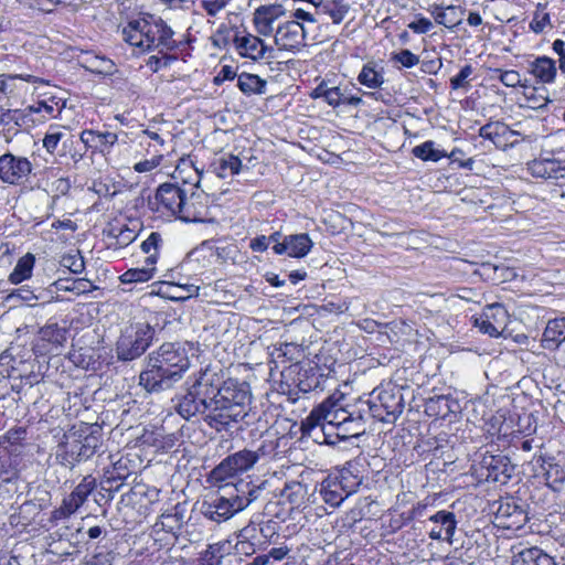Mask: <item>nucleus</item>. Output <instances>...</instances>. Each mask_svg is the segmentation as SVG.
Listing matches in <instances>:
<instances>
[{
  "label": "nucleus",
  "mask_w": 565,
  "mask_h": 565,
  "mask_svg": "<svg viewBox=\"0 0 565 565\" xmlns=\"http://www.w3.org/2000/svg\"><path fill=\"white\" fill-rule=\"evenodd\" d=\"M175 413L188 422L202 419L217 433L230 431L235 425L252 423V393L246 382L223 381L206 367L193 373L182 392L172 399Z\"/></svg>",
  "instance_id": "obj_1"
},
{
  "label": "nucleus",
  "mask_w": 565,
  "mask_h": 565,
  "mask_svg": "<svg viewBox=\"0 0 565 565\" xmlns=\"http://www.w3.org/2000/svg\"><path fill=\"white\" fill-rule=\"evenodd\" d=\"M190 365L188 351L183 345L166 342L146 356L139 384L148 393H162L180 382Z\"/></svg>",
  "instance_id": "obj_2"
},
{
  "label": "nucleus",
  "mask_w": 565,
  "mask_h": 565,
  "mask_svg": "<svg viewBox=\"0 0 565 565\" xmlns=\"http://www.w3.org/2000/svg\"><path fill=\"white\" fill-rule=\"evenodd\" d=\"M103 446V427L98 424L79 423L64 433L55 447L54 458L60 466L73 470L89 460Z\"/></svg>",
  "instance_id": "obj_3"
},
{
  "label": "nucleus",
  "mask_w": 565,
  "mask_h": 565,
  "mask_svg": "<svg viewBox=\"0 0 565 565\" xmlns=\"http://www.w3.org/2000/svg\"><path fill=\"white\" fill-rule=\"evenodd\" d=\"M173 35V30L160 17L150 13L129 21L122 29L124 40L142 52L158 50L163 53L175 50L179 45Z\"/></svg>",
  "instance_id": "obj_4"
},
{
  "label": "nucleus",
  "mask_w": 565,
  "mask_h": 565,
  "mask_svg": "<svg viewBox=\"0 0 565 565\" xmlns=\"http://www.w3.org/2000/svg\"><path fill=\"white\" fill-rule=\"evenodd\" d=\"M156 330L149 323H131L121 329L115 344L118 361L131 362L139 359L153 343Z\"/></svg>",
  "instance_id": "obj_5"
},
{
  "label": "nucleus",
  "mask_w": 565,
  "mask_h": 565,
  "mask_svg": "<svg viewBox=\"0 0 565 565\" xmlns=\"http://www.w3.org/2000/svg\"><path fill=\"white\" fill-rule=\"evenodd\" d=\"M375 399L363 402L362 405L367 407L371 417L381 422L394 423L405 407L402 387L396 385L379 390Z\"/></svg>",
  "instance_id": "obj_6"
},
{
  "label": "nucleus",
  "mask_w": 565,
  "mask_h": 565,
  "mask_svg": "<svg viewBox=\"0 0 565 565\" xmlns=\"http://www.w3.org/2000/svg\"><path fill=\"white\" fill-rule=\"evenodd\" d=\"M257 463V456L249 449H242L224 458L207 476V481L216 486L246 472Z\"/></svg>",
  "instance_id": "obj_7"
},
{
  "label": "nucleus",
  "mask_w": 565,
  "mask_h": 565,
  "mask_svg": "<svg viewBox=\"0 0 565 565\" xmlns=\"http://www.w3.org/2000/svg\"><path fill=\"white\" fill-rule=\"evenodd\" d=\"M217 486L222 493L211 498L210 501H204L202 513L206 519L222 523L241 512L242 501L237 502L234 492L228 490L230 482L218 483Z\"/></svg>",
  "instance_id": "obj_8"
},
{
  "label": "nucleus",
  "mask_w": 565,
  "mask_h": 565,
  "mask_svg": "<svg viewBox=\"0 0 565 565\" xmlns=\"http://www.w3.org/2000/svg\"><path fill=\"white\" fill-rule=\"evenodd\" d=\"M32 163L22 156L6 152L0 156V180L3 183L23 184L32 173Z\"/></svg>",
  "instance_id": "obj_9"
},
{
  "label": "nucleus",
  "mask_w": 565,
  "mask_h": 565,
  "mask_svg": "<svg viewBox=\"0 0 565 565\" xmlns=\"http://www.w3.org/2000/svg\"><path fill=\"white\" fill-rule=\"evenodd\" d=\"M185 190L173 183H163L157 189L154 201H149L151 210L178 216Z\"/></svg>",
  "instance_id": "obj_10"
},
{
  "label": "nucleus",
  "mask_w": 565,
  "mask_h": 565,
  "mask_svg": "<svg viewBox=\"0 0 565 565\" xmlns=\"http://www.w3.org/2000/svg\"><path fill=\"white\" fill-rule=\"evenodd\" d=\"M209 215V196L203 191L184 192L178 218L183 222L203 223Z\"/></svg>",
  "instance_id": "obj_11"
},
{
  "label": "nucleus",
  "mask_w": 565,
  "mask_h": 565,
  "mask_svg": "<svg viewBox=\"0 0 565 565\" xmlns=\"http://www.w3.org/2000/svg\"><path fill=\"white\" fill-rule=\"evenodd\" d=\"M481 470H486L487 473L481 472L488 481L499 482L505 484L512 478L514 472V465L511 463L510 459L503 455H491L484 454L480 461Z\"/></svg>",
  "instance_id": "obj_12"
},
{
  "label": "nucleus",
  "mask_w": 565,
  "mask_h": 565,
  "mask_svg": "<svg viewBox=\"0 0 565 565\" xmlns=\"http://www.w3.org/2000/svg\"><path fill=\"white\" fill-rule=\"evenodd\" d=\"M233 45L242 57L253 61L274 58V49L265 45L262 39L250 33L241 35L239 32H236L233 38Z\"/></svg>",
  "instance_id": "obj_13"
},
{
  "label": "nucleus",
  "mask_w": 565,
  "mask_h": 565,
  "mask_svg": "<svg viewBox=\"0 0 565 565\" xmlns=\"http://www.w3.org/2000/svg\"><path fill=\"white\" fill-rule=\"evenodd\" d=\"M97 488V480L92 475H87L83 477L81 482L74 488V490L63 499L61 505V512L65 516H70L78 511L85 502L88 500V497L95 491Z\"/></svg>",
  "instance_id": "obj_14"
},
{
  "label": "nucleus",
  "mask_w": 565,
  "mask_h": 565,
  "mask_svg": "<svg viewBox=\"0 0 565 565\" xmlns=\"http://www.w3.org/2000/svg\"><path fill=\"white\" fill-rule=\"evenodd\" d=\"M305 40L306 30L296 20L279 25L275 33V44L284 51H298L305 45Z\"/></svg>",
  "instance_id": "obj_15"
},
{
  "label": "nucleus",
  "mask_w": 565,
  "mask_h": 565,
  "mask_svg": "<svg viewBox=\"0 0 565 565\" xmlns=\"http://www.w3.org/2000/svg\"><path fill=\"white\" fill-rule=\"evenodd\" d=\"M328 377L329 373H323L321 366L307 362L300 365L295 383L298 391L306 394L313 391H323Z\"/></svg>",
  "instance_id": "obj_16"
},
{
  "label": "nucleus",
  "mask_w": 565,
  "mask_h": 565,
  "mask_svg": "<svg viewBox=\"0 0 565 565\" xmlns=\"http://www.w3.org/2000/svg\"><path fill=\"white\" fill-rule=\"evenodd\" d=\"M313 243L307 233L285 235L281 244L273 245L276 255L287 254L294 258H302L311 250Z\"/></svg>",
  "instance_id": "obj_17"
},
{
  "label": "nucleus",
  "mask_w": 565,
  "mask_h": 565,
  "mask_svg": "<svg viewBox=\"0 0 565 565\" xmlns=\"http://www.w3.org/2000/svg\"><path fill=\"white\" fill-rule=\"evenodd\" d=\"M425 414L429 417L447 419L460 412L459 402L450 395H435L426 399L424 405Z\"/></svg>",
  "instance_id": "obj_18"
},
{
  "label": "nucleus",
  "mask_w": 565,
  "mask_h": 565,
  "mask_svg": "<svg viewBox=\"0 0 565 565\" xmlns=\"http://www.w3.org/2000/svg\"><path fill=\"white\" fill-rule=\"evenodd\" d=\"M428 521L436 524L428 533L429 539L434 541L445 540L452 544V536L457 529L456 516L452 512L440 510L429 516Z\"/></svg>",
  "instance_id": "obj_19"
},
{
  "label": "nucleus",
  "mask_w": 565,
  "mask_h": 565,
  "mask_svg": "<svg viewBox=\"0 0 565 565\" xmlns=\"http://www.w3.org/2000/svg\"><path fill=\"white\" fill-rule=\"evenodd\" d=\"M526 169L534 178L565 181V162L556 159H535L527 163Z\"/></svg>",
  "instance_id": "obj_20"
},
{
  "label": "nucleus",
  "mask_w": 565,
  "mask_h": 565,
  "mask_svg": "<svg viewBox=\"0 0 565 565\" xmlns=\"http://www.w3.org/2000/svg\"><path fill=\"white\" fill-rule=\"evenodd\" d=\"M79 140L84 143L86 149H92L100 153H109L110 149L117 142L118 136L110 131L85 129L81 132Z\"/></svg>",
  "instance_id": "obj_21"
},
{
  "label": "nucleus",
  "mask_w": 565,
  "mask_h": 565,
  "mask_svg": "<svg viewBox=\"0 0 565 565\" xmlns=\"http://www.w3.org/2000/svg\"><path fill=\"white\" fill-rule=\"evenodd\" d=\"M342 398V394L339 398L335 395H331L321 403V406H324L322 417L328 426L326 427L327 431L335 430L350 418L349 411L340 404Z\"/></svg>",
  "instance_id": "obj_22"
},
{
  "label": "nucleus",
  "mask_w": 565,
  "mask_h": 565,
  "mask_svg": "<svg viewBox=\"0 0 565 565\" xmlns=\"http://www.w3.org/2000/svg\"><path fill=\"white\" fill-rule=\"evenodd\" d=\"M534 461L542 469L546 486L554 491L561 490L565 482V470L554 462V458L540 455L534 457Z\"/></svg>",
  "instance_id": "obj_23"
},
{
  "label": "nucleus",
  "mask_w": 565,
  "mask_h": 565,
  "mask_svg": "<svg viewBox=\"0 0 565 565\" xmlns=\"http://www.w3.org/2000/svg\"><path fill=\"white\" fill-rule=\"evenodd\" d=\"M497 516L508 521V527H522L527 521L529 516L522 504H519L514 499L510 498L499 503Z\"/></svg>",
  "instance_id": "obj_24"
},
{
  "label": "nucleus",
  "mask_w": 565,
  "mask_h": 565,
  "mask_svg": "<svg viewBox=\"0 0 565 565\" xmlns=\"http://www.w3.org/2000/svg\"><path fill=\"white\" fill-rule=\"evenodd\" d=\"M284 13L281 6H262L255 10L254 24L257 33L269 35L273 32V23Z\"/></svg>",
  "instance_id": "obj_25"
},
{
  "label": "nucleus",
  "mask_w": 565,
  "mask_h": 565,
  "mask_svg": "<svg viewBox=\"0 0 565 565\" xmlns=\"http://www.w3.org/2000/svg\"><path fill=\"white\" fill-rule=\"evenodd\" d=\"M330 475L337 478V482L349 495L355 493L362 483V477L359 473L358 463L352 461L345 462L341 469H338L335 472Z\"/></svg>",
  "instance_id": "obj_26"
},
{
  "label": "nucleus",
  "mask_w": 565,
  "mask_h": 565,
  "mask_svg": "<svg viewBox=\"0 0 565 565\" xmlns=\"http://www.w3.org/2000/svg\"><path fill=\"white\" fill-rule=\"evenodd\" d=\"M321 433L323 435V443L328 445H335L338 441L348 440L350 438H356L365 433V427H361L360 423L350 422L349 419L340 425L334 431H327L326 427H322Z\"/></svg>",
  "instance_id": "obj_27"
},
{
  "label": "nucleus",
  "mask_w": 565,
  "mask_h": 565,
  "mask_svg": "<svg viewBox=\"0 0 565 565\" xmlns=\"http://www.w3.org/2000/svg\"><path fill=\"white\" fill-rule=\"evenodd\" d=\"M529 72L539 83L551 84L555 81L556 77V62L545 55L539 56L529 63Z\"/></svg>",
  "instance_id": "obj_28"
},
{
  "label": "nucleus",
  "mask_w": 565,
  "mask_h": 565,
  "mask_svg": "<svg viewBox=\"0 0 565 565\" xmlns=\"http://www.w3.org/2000/svg\"><path fill=\"white\" fill-rule=\"evenodd\" d=\"M320 495L322 500L332 508H338L350 497L347 491L337 482V478L328 475L320 483Z\"/></svg>",
  "instance_id": "obj_29"
},
{
  "label": "nucleus",
  "mask_w": 565,
  "mask_h": 565,
  "mask_svg": "<svg viewBox=\"0 0 565 565\" xmlns=\"http://www.w3.org/2000/svg\"><path fill=\"white\" fill-rule=\"evenodd\" d=\"M511 565H557L552 556L533 546L523 548L513 556Z\"/></svg>",
  "instance_id": "obj_30"
},
{
  "label": "nucleus",
  "mask_w": 565,
  "mask_h": 565,
  "mask_svg": "<svg viewBox=\"0 0 565 565\" xmlns=\"http://www.w3.org/2000/svg\"><path fill=\"white\" fill-rule=\"evenodd\" d=\"M26 439V429L19 427L8 430L0 437V454L10 456H19L24 447L23 441Z\"/></svg>",
  "instance_id": "obj_31"
},
{
  "label": "nucleus",
  "mask_w": 565,
  "mask_h": 565,
  "mask_svg": "<svg viewBox=\"0 0 565 565\" xmlns=\"http://www.w3.org/2000/svg\"><path fill=\"white\" fill-rule=\"evenodd\" d=\"M230 484L231 486L228 490L234 492L237 502L242 501L241 511L245 510L253 502H255L264 491L263 486H256L252 482H245L243 480Z\"/></svg>",
  "instance_id": "obj_32"
},
{
  "label": "nucleus",
  "mask_w": 565,
  "mask_h": 565,
  "mask_svg": "<svg viewBox=\"0 0 565 565\" xmlns=\"http://www.w3.org/2000/svg\"><path fill=\"white\" fill-rule=\"evenodd\" d=\"M211 169L218 178L225 179L239 173L242 160L232 153H223L212 161Z\"/></svg>",
  "instance_id": "obj_33"
},
{
  "label": "nucleus",
  "mask_w": 565,
  "mask_h": 565,
  "mask_svg": "<svg viewBox=\"0 0 565 565\" xmlns=\"http://www.w3.org/2000/svg\"><path fill=\"white\" fill-rule=\"evenodd\" d=\"M513 134L514 131L502 121H490L479 129V136L492 141L497 147L504 146L509 136Z\"/></svg>",
  "instance_id": "obj_34"
},
{
  "label": "nucleus",
  "mask_w": 565,
  "mask_h": 565,
  "mask_svg": "<svg viewBox=\"0 0 565 565\" xmlns=\"http://www.w3.org/2000/svg\"><path fill=\"white\" fill-rule=\"evenodd\" d=\"M542 341L545 349H557L565 341V318L550 320Z\"/></svg>",
  "instance_id": "obj_35"
},
{
  "label": "nucleus",
  "mask_w": 565,
  "mask_h": 565,
  "mask_svg": "<svg viewBox=\"0 0 565 565\" xmlns=\"http://www.w3.org/2000/svg\"><path fill=\"white\" fill-rule=\"evenodd\" d=\"M22 352L23 349L20 345H10L0 354L1 377L10 376L11 371L26 361L25 354H22Z\"/></svg>",
  "instance_id": "obj_36"
},
{
  "label": "nucleus",
  "mask_w": 565,
  "mask_h": 565,
  "mask_svg": "<svg viewBox=\"0 0 565 565\" xmlns=\"http://www.w3.org/2000/svg\"><path fill=\"white\" fill-rule=\"evenodd\" d=\"M184 523V513L183 509L180 508L179 504L173 507L172 510L166 511L159 518L156 523V526H160L161 530L168 533H177L182 529Z\"/></svg>",
  "instance_id": "obj_37"
},
{
  "label": "nucleus",
  "mask_w": 565,
  "mask_h": 565,
  "mask_svg": "<svg viewBox=\"0 0 565 565\" xmlns=\"http://www.w3.org/2000/svg\"><path fill=\"white\" fill-rule=\"evenodd\" d=\"M35 264V257L31 253H26L24 256H22L17 265L14 266L13 270L9 275L8 280L13 285H19L22 281L31 278L32 271Z\"/></svg>",
  "instance_id": "obj_38"
},
{
  "label": "nucleus",
  "mask_w": 565,
  "mask_h": 565,
  "mask_svg": "<svg viewBox=\"0 0 565 565\" xmlns=\"http://www.w3.org/2000/svg\"><path fill=\"white\" fill-rule=\"evenodd\" d=\"M237 87L245 95H262L266 90V81L258 75L241 73L237 77Z\"/></svg>",
  "instance_id": "obj_39"
},
{
  "label": "nucleus",
  "mask_w": 565,
  "mask_h": 565,
  "mask_svg": "<svg viewBox=\"0 0 565 565\" xmlns=\"http://www.w3.org/2000/svg\"><path fill=\"white\" fill-rule=\"evenodd\" d=\"M358 82L370 89H377L385 82L383 70L377 71L374 62H367L359 73Z\"/></svg>",
  "instance_id": "obj_40"
},
{
  "label": "nucleus",
  "mask_w": 565,
  "mask_h": 565,
  "mask_svg": "<svg viewBox=\"0 0 565 565\" xmlns=\"http://www.w3.org/2000/svg\"><path fill=\"white\" fill-rule=\"evenodd\" d=\"M321 4L317 13L319 15L326 14L330 17L335 24L341 23L350 10V6L345 3L344 0H327Z\"/></svg>",
  "instance_id": "obj_41"
},
{
  "label": "nucleus",
  "mask_w": 565,
  "mask_h": 565,
  "mask_svg": "<svg viewBox=\"0 0 565 565\" xmlns=\"http://www.w3.org/2000/svg\"><path fill=\"white\" fill-rule=\"evenodd\" d=\"M307 493L306 486L299 481H288L280 491V497L292 507H300Z\"/></svg>",
  "instance_id": "obj_42"
},
{
  "label": "nucleus",
  "mask_w": 565,
  "mask_h": 565,
  "mask_svg": "<svg viewBox=\"0 0 565 565\" xmlns=\"http://www.w3.org/2000/svg\"><path fill=\"white\" fill-rule=\"evenodd\" d=\"M162 237L158 232H151L149 236L141 243V250L147 254L145 263L147 265H156L158 262L159 249L162 246Z\"/></svg>",
  "instance_id": "obj_43"
},
{
  "label": "nucleus",
  "mask_w": 565,
  "mask_h": 565,
  "mask_svg": "<svg viewBox=\"0 0 565 565\" xmlns=\"http://www.w3.org/2000/svg\"><path fill=\"white\" fill-rule=\"evenodd\" d=\"M414 157L423 161L437 162L447 157V152L435 148V142L431 140L425 141L412 149Z\"/></svg>",
  "instance_id": "obj_44"
},
{
  "label": "nucleus",
  "mask_w": 565,
  "mask_h": 565,
  "mask_svg": "<svg viewBox=\"0 0 565 565\" xmlns=\"http://www.w3.org/2000/svg\"><path fill=\"white\" fill-rule=\"evenodd\" d=\"M156 273V265H147L141 268H130L120 277L122 284L146 282L149 281Z\"/></svg>",
  "instance_id": "obj_45"
},
{
  "label": "nucleus",
  "mask_w": 565,
  "mask_h": 565,
  "mask_svg": "<svg viewBox=\"0 0 565 565\" xmlns=\"http://www.w3.org/2000/svg\"><path fill=\"white\" fill-rule=\"evenodd\" d=\"M302 355V349L296 343H279L275 345L271 356L274 359H282V362H298Z\"/></svg>",
  "instance_id": "obj_46"
},
{
  "label": "nucleus",
  "mask_w": 565,
  "mask_h": 565,
  "mask_svg": "<svg viewBox=\"0 0 565 565\" xmlns=\"http://www.w3.org/2000/svg\"><path fill=\"white\" fill-rule=\"evenodd\" d=\"M236 32H239L237 26H230L222 23L211 36V43L217 49H226L231 43H233V38Z\"/></svg>",
  "instance_id": "obj_47"
},
{
  "label": "nucleus",
  "mask_w": 565,
  "mask_h": 565,
  "mask_svg": "<svg viewBox=\"0 0 565 565\" xmlns=\"http://www.w3.org/2000/svg\"><path fill=\"white\" fill-rule=\"evenodd\" d=\"M43 341L62 345L66 341V329L58 327L56 322L47 323L39 331Z\"/></svg>",
  "instance_id": "obj_48"
},
{
  "label": "nucleus",
  "mask_w": 565,
  "mask_h": 565,
  "mask_svg": "<svg viewBox=\"0 0 565 565\" xmlns=\"http://www.w3.org/2000/svg\"><path fill=\"white\" fill-rule=\"evenodd\" d=\"M57 106L58 102L52 97L50 100H40L34 105L28 106L26 110L29 114H44L42 116L43 119H46L47 117L56 118L62 111V108H58Z\"/></svg>",
  "instance_id": "obj_49"
},
{
  "label": "nucleus",
  "mask_w": 565,
  "mask_h": 565,
  "mask_svg": "<svg viewBox=\"0 0 565 565\" xmlns=\"http://www.w3.org/2000/svg\"><path fill=\"white\" fill-rule=\"evenodd\" d=\"M235 535L236 537L246 540L253 546H256L262 551L266 550L265 544H263L262 533L258 530V524L254 521H250L246 526L235 533Z\"/></svg>",
  "instance_id": "obj_50"
},
{
  "label": "nucleus",
  "mask_w": 565,
  "mask_h": 565,
  "mask_svg": "<svg viewBox=\"0 0 565 565\" xmlns=\"http://www.w3.org/2000/svg\"><path fill=\"white\" fill-rule=\"evenodd\" d=\"M323 407L321 404L316 406L310 414L302 420L301 423V429L303 434L310 435L312 431H315L317 428L322 429V427H326V422H323Z\"/></svg>",
  "instance_id": "obj_51"
},
{
  "label": "nucleus",
  "mask_w": 565,
  "mask_h": 565,
  "mask_svg": "<svg viewBox=\"0 0 565 565\" xmlns=\"http://www.w3.org/2000/svg\"><path fill=\"white\" fill-rule=\"evenodd\" d=\"M46 292L44 289H31L28 286H22L10 294V298H19L26 302L29 306H33V301L44 300Z\"/></svg>",
  "instance_id": "obj_52"
},
{
  "label": "nucleus",
  "mask_w": 565,
  "mask_h": 565,
  "mask_svg": "<svg viewBox=\"0 0 565 565\" xmlns=\"http://www.w3.org/2000/svg\"><path fill=\"white\" fill-rule=\"evenodd\" d=\"M547 25H551L550 13L546 12V6L539 3L533 13V19L530 23V29L536 33H542Z\"/></svg>",
  "instance_id": "obj_53"
},
{
  "label": "nucleus",
  "mask_w": 565,
  "mask_h": 565,
  "mask_svg": "<svg viewBox=\"0 0 565 565\" xmlns=\"http://www.w3.org/2000/svg\"><path fill=\"white\" fill-rule=\"evenodd\" d=\"M482 315L486 318H489L491 321H493L500 328H503V326L505 323L507 316H508V311L503 305L495 302L492 305H488L484 308Z\"/></svg>",
  "instance_id": "obj_54"
},
{
  "label": "nucleus",
  "mask_w": 565,
  "mask_h": 565,
  "mask_svg": "<svg viewBox=\"0 0 565 565\" xmlns=\"http://www.w3.org/2000/svg\"><path fill=\"white\" fill-rule=\"evenodd\" d=\"M258 530L262 533L263 544L267 547L270 543L279 537V524L276 521L268 520L266 522L257 523Z\"/></svg>",
  "instance_id": "obj_55"
},
{
  "label": "nucleus",
  "mask_w": 565,
  "mask_h": 565,
  "mask_svg": "<svg viewBox=\"0 0 565 565\" xmlns=\"http://www.w3.org/2000/svg\"><path fill=\"white\" fill-rule=\"evenodd\" d=\"M492 77L498 78L507 87L514 88L516 86H521V75L514 70L503 71L501 68H495L493 70Z\"/></svg>",
  "instance_id": "obj_56"
},
{
  "label": "nucleus",
  "mask_w": 565,
  "mask_h": 565,
  "mask_svg": "<svg viewBox=\"0 0 565 565\" xmlns=\"http://www.w3.org/2000/svg\"><path fill=\"white\" fill-rule=\"evenodd\" d=\"M130 475L131 472L129 471L127 465L120 459L114 463L111 470L107 471L105 483L125 481Z\"/></svg>",
  "instance_id": "obj_57"
},
{
  "label": "nucleus",
  "mask_w": 565,
  "mask_h": 565,
  "mask_svg": "<svg viewBox=\"0 0 565 565\" xmlns=\"http://www.w3.org/2000/svg\"><path fill=\"white\" fill-rule=\"evenodd\" d=\"M64 134L57 129V127L51 126L49 131L45 134L43 138V147L51 154L56 152L57 146L62 140Z\"/></svg>",
  "instance_id": "obj_58"
},
{
  "label": "nucleus",
  "mask_w": 565,
  "mask_h": 565,
  "mask_svg": "<svg viewBox=\"0 0 565 565\" xmlns=\"http://www.w3.org/2000/svg\"><path fill=\"white\" fill-rule=\"evenodd\" d=\"M278 447V439H263L256 450H252L257 456V461L260 458H271L276 456Z\"/></svg>",
  "instance_id": "obj_59"
},
{
  "label": "nucleus",
  "mask_w": 565,
  "mask_h": 565,
  "mask_svg": "<svg viewBox=\"0 0 565 565\" xmlns=\"http://www.w3.org/2000/svg\"><path fill=\"white\" fill-rule=\"evenodd\" d=\"M391 60L393 62L399 63L406 68H412L419 63V57L407 49L401 50L397 53H393Z\"/></svg>",
  "instance_id": "obj_60"
},
{
  "label": "nucleus",
  "mask_w": 565,
  "mask_h": 565,
  "mask_svg": "<svg viewBox=\"0 0 565 565\" xmlns=\"http://www.w3.org/2000/svg\"><path fill=\"white\" fill-rule=\"evenodd\" d=\"M473 67L470 64L465 65L457 75L450 78V87L454 90L467 88L469 86L468 77L472 74Z\"/></svg>",
  "instance_id": "obj_61"
},
{
  "label": "nucleus",
  "mask_w": 565,
  "mask_h": 565,
  "mask_svg": "<svg viewBox=\"0 0 565 565\" xmlns=\"http://www.w3.org/2000/svg\"><path fill=\"white\" fill-rule=\"evenodd\" d=\"M446 8V17L448 22V29H452L459 25L462 22L463 14L466 9L460 6H447Z\"/></svg>",
  "instance_id": "obj_62"
},
{
  "label": "nucleus",
  "mask_w": 565,
  "mask_h": 565,
  "mask_svg": "<svg viewBox=\"0 0 565 565\" xmlns=\"http://www.w3.org/2000/svg\"><path fill=\"white\" fill-rule=\"evenodd\" d=\"M62 265L68 268L73 274H81L85 268L84 258L79 255H65L62 258Z\"/></svg>",
  "instance_id": "obj_63"
},
{
  "label": "nucleus",
  "mask_w": 565,
  "mask_h": 565,
  "mask_svg": "<svg viewBox=\"0 0 565 565\" xmlns=\"http://www.w3.org/2000/svg\"><path fill=\"white\" fill-rule=\"evenodd\" d=\"M475 324L480 329L481 332L489 334L490 337H499L501 334L502 328H500L489 318H486L483 315L479 319H476Z\"/></svg>",
  "instance_id": "obj_64"
}]
</instances>
